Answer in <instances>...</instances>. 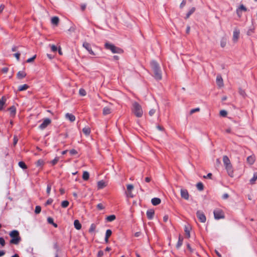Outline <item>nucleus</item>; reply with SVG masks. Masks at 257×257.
<instances>
[{"instance_id":"obj_1","label":"nucleus","mask_w":257,"mask_h":257,"mask_svg":"<svg viewBox=\"0 0 257 257\" xmlns=\"http://www.w3.org/2000/svg\"><path fill=\"white\" fill-rule=\"evenodd\" d=\"M151 66L155 79L161 80L162 79V72L158 63L155 61H152L151 62Z\"/></svg>"},{"instance_id":"obj_2","label":"nucleus","mask_w":257,"mask_h":257,"mask_svg":"<svg viewBox=\"0 0 257 257\" xmlns=\"http://www.w3.org/2000/svg\"><path fill=\"white\" fill-rule=\"evenodd\" d=\"M132 111L138 117H141L143 115V111L142 106L137 102H135L133 103Z\"/></svg>"},{"instance_id":"obj_3","label":"nucleus","mask_w":257,"mask_h":257,"mask_svg":"<svg viewBox=\"0 0 257 257\" xmlns=\"http://www.w3.org/2000/svg\"><path fill=\"white\" fill-rule=\"evenodd\" d=\"M9 234L10 236L12 238L10 240V243L12 244H18L21 240V237L19 236V233L18 231L16 230H13Z\"/></svg>"},{"instance_id":"obj_4","label":"nucleus","mask_w":257,"mask_h":257,"mask_svg":"<svg viewBox=\"0 0 257 257\" xmlns=\"http://www.w3.org/2000/svg\"><path fill=\"white\" fill-rule=\"evenodd\" d=\"M105 47L106 49L110 50L112 53L121 54L123 52V50L121 49L108 43L105 44Z\"/></svg>"},{"instance_id":"obj_5","label":"nucleus","mask_w":257,"mask_h":257,"mask_svg":"<svg viewBox=\"0 0 257 257\" xmlns=\"http://www.w3.org/2000/svg\"><path fill=\"white\" fill-rule=\"evenodd\" d=\"M240 30L237 28H235L233 32L232 41L234 43H236L239 37Z\"/></svg>"},{"instance_id":"obj_6","label":"nucleus","mask_w":257,"mask_h":257,"mask_svg":"<svg viewBox=\"0 0 257 257\" xmlns=\"http://www.w3.org/2000/svg\"><path fill=\"white\" fill-rule=\"evenodd\" d=\"M214 218L216 219L224 218V216L223 211L220 209H216L213 212Z\"/></svg>"},{"instance_id":"obj_7","label":"nucleus","mask_w":257,"mask_h":257,"mask_svg":"<svg viewBox=\"0 0 257 257\" xmlns=\"http://www.w3.org/2000/svg\"><path fill=\"white\" fill-rule=\"evenodd\" d=\"M51 120L50 118H46L44 119L43 122L39 125V127L41 130L45 129L49 124H50Z\"/></svg>"},{"instance_id":"obj_8","label":"nucleus","mask_w":257,"mask_h":257,"mask_svg":"<svg viewBox=\"0 0 257 257\" xmlns=\"http://www.w3.org/2000/svg\"><path fill=\"white\" fill-rule=\"evenodd\" d=\"M196 215L197 217L201 222L204 223L206 221V216L202 211L200 210L197 211Z\"/></svg>"},{"instance_id":"obj_9","label":"nucleus","mask_w":257,"mask_h":257,"mask_svg":"<svg viewBox=\"0 0 257 257\" xmlns=\"http://www.w3.org/2000/svg\"><path fill=\"white\" fill-rule=\"evenodd\" d=\"M181 197L185 200H188L189 194L188 191L185 189H181L180 190Z\"/></svg>"},{"instance_id":"obj_10","label":"nucleus","mask_w":257,"mask_h":257,"mask_svg":"<svg viewBox=\"0 0 257 257\" xmlns=\"http://www.w3.org/2000/svg\"><path fill=\"white\" fill-rule=\"evenodd\" d=\"M83 47L85 48L89 52V53L92 55H95L94 52L92 51L90 45L87 42H84L83 44Z\"/></svg>"},{"instance_id":"obj_11","label":"nucleus","mask_w":257,"mask_h":257,"mask_svg":"<svg viewBox=\"0 0 257 257\" xmlns=\"http://www.w3.org/2000/svg\"><path fill=\"white\" fill-rule=\"evenodd\" d=\"M225 169L228 174V175L231 177H233V169L232 166V164H230L228 166H226L225 167Z\"/></svg>"},{"instance_id":"obj_12","label":"nucleus","mask_w":257,"mask_h":257,"mask_svg":"<svg viewBox=\"0 0 257 257\" xmlns=\"http://www.w3.org/2000/svg\"><path fill=\"white\" fill-rule=\"evenodd\" d=\"M216 84L219 88L222 87L224 85L223 81L220 75H218L216 77Z\"/></svg>"},{"instance_id":"obj_13","label":"nucleus","mask_w":257,"mask_h":257,"mask_svg":"<svg viewBox=\"0 0 257 257\" xmlns=\"http://www.w3.org/2000/svg\"><path fill=\"white\" fill-rule=\"evenodd\" d=\"M255 161V156L254 155H252L251 156H248L246 159L247 163L250 165H252Z\"/></svg>"},{"instance_id":"obj_14","label":"nucleus","mask_w":257,"mask_h":257,"mask_svg":"<svg viewBox=\"0 0 257 257\" xmlns=\"http://www.w3.org/2000/svg\"><path fill=\"white\" fill-rule=\"evenodd\" d=\"M112 109L109 106H105L103 109L102 113L104 115H106L109 114L111 113Z\"/></svg>"},{"instance_id":"obj_15","label":"nucleus","mask_w":257,"mask_h":257,"mask_svg":"<svg viewBox=\"0 0 257 257\" xmlns=\"http://www.w3.org/2000/svg\"><path fill=\"white\" fill-rule=\"evenodd\" d=\"M146 214H147L148 218L149 219H153V218L154 217V215L155 214V211L153 209H149V210H147Z\"/></svg>"},{"instance_id":"obj_16","label":"nucleus","mask_w":257,"mask_h":257,"mask_svg":"<svg viewBox=\"0 0 257 257\" xmlns=\"http://www.w3.org/2000/svg\"><path fill=\"white\" fill-rule=\"evenodd\" d=\"M65 117L71 122H73L75 120V116L71 113H67L65 114Z\"/></svg>"},{"instance_id":"obj_17","label":"nucleus","mask_w":257,"mask_h":257,"mask_svg":"<svg viewBox=\"0 0 257 257\" xmlns=\"http://www.w3.org/2000/svg\"><path fill=\"white\" fill-rule=\"evenodd\" d=\"M223 162L225 167L231 164L230 160L227 156L223 157Z\"/></svg>"},{"instance_id":"obj_18","label":"nucleus","mask_w":257,"mask_h":257,"mask_svg":"<svg viewBox=\"0 0 257 257\" xmlns=\"http://www.w3.org/2000/svg\"><path fill=\"white\" fill-rule=\"evenodd\" d=\"M151 202L153 205L156 206L161 203V199L159 198H154L152 199Z\"/></svg>"},{"instance_id":"obj_19","label":"nucleus","mask_w":257,"mask_h":257,"mask_svg":"<svg viewBox=\"0 0 257 257\" xmlns=\"http://www.w3.org/2000/svg\"><path fill=\"white\" fill-rule=\"evenodd\" d=\"M106 186L105 182L103 180L99 181L97 182V188L98 189H101Z\"/></svg>"},{"instance_id":"obj_20","label":"nucleus","mask_w":257,"mask_h":257,"mask_svg":"<svg viewBox=\"0 0 257 257\" xmlns=\"http://www.w3.org/2000/svg\"><path fill=\"white\" fill-rule=\"evenodd\" d=\"M26 73L24 71H19L17 74V78L19 79H22L25 77Z\"/></svg>"},{"instance_id":"obj_21","label":"nucleus","mask_w":257,"mask_h":257,"mask_svg":"<svg viewBox=\"0 0 257 257\" xmlns=\"http://www.w3.org/2000/svg\"><path fill=\"white\" fill-rule=\"evenodd\" d=\"M74 225L75 228L77 230H80L81 228V224L78 220H74Z\"/></svg>"},{"instance_id":"obj_22","label":"nucleus","mask_w":257,"mask_h":257,"mask_svg":"<svg viewBox=\"0 0 257 257\" xmlns=\"http://www.w3.org/2000/svg\"><path fill=\"white\" fill-rule=\"evenodd\" d=\"M9 110L10 112L11 115L12 116H14L16 113V107L14 106H12L10 108H9Z\"/></svg>"},{"instance_id":"obj_23","label":"nucleus","mask_w":257,"mask_h":257,"mask_svg":"<svg viewBox=\"0 0 257 257\" xmlns=\"http://www.w3.org/2000/svg\"><path fill=\"white\" fill-rule=\"evenodd\" d=\"M6 101V99L5 97H2V98L0 99V110H2L3 108V106H4Z\"/></svg>"},{"instance_id":"obj_24","label":"nucleus","mask_w":257,"mask_h":257,"mask_svg":"<svg viewBox=\"0 0 257 257\" xmlns=\"http://www.w3.org/2000/svg\"><path fill=\"white\" fill-rule=\"evenodd\" d=\"M257 180V172L253 173V177L249 180L251 184H254Z\"/></svg>"},{"instance_id":"obj_25","label":"nucleus","mask_w":257,"mask_h":257,"mask_svg":"<svg viewBox=\"0 0 257 257\" xmlns=\"http://www.w3.org/2000/svg\"><path fill=\"white\" fill-rule=\"evenodd\" d=\"M59 22V19L57 17H54L51 19L52 24L57 25Z\"/></svg>"},{"instance_id":"obj_26","label":"nucleus","mask_w":257,"mask_h":257,"mask_svg":"<svg viewBox=\"0 0 257 257\" xmlns=\"http://www.w3.org/2000/svg\"><path fill=\"white\" fill-rule=\"evenodd\" d=\"M29 87V86L27 84H25L19 86L18 87V90L20 91L26 90Z\"/></svg>"},{"instance_id":"obj_27","label":"nucleus","mask_w":257,"mask_h":257,"mask_svg":"<svg viewBox=\"0 0 257 257\" xmlns=\"http://www.w3.org/2000/svg\"><path fill=\"white\" fill-rule=\"evenodd\" d=\"M183 240V237H181V236H179L178 242L176 244L177 248H179L182 245Z\"/></svg>"},{"instance_id":"obj_28","label":"nucleus","mask_w":257,"mask_h":257,"mask_svg":"<svg viewBox=\"0 0 257 257\" xmlns=\"http://www.w3.org/2000/svg\"><path fill=\"white\" fill-rule=\"evenodd\" d=\"M82 132L86 136H88L90 133V128L89 127H85L83 128Z\"/></svg>"},{"instance_id":"obj_29","label":"nucleus","mask_w":257,"mask_h":257,"mask_svg":"<svg viewBox=\"0 0 257 257\" xmlns=\"http://www.w3.org/2000/svg\"><path fill=\"white\" fill-rule=\"evenodd\" d=\"M195 11V8L193 7L188 12V13L186 14V16L185 17V19H187L188 18H189V17L190 16V15L191 14H192Z\"/></svg>"},{"instance_id":"obj_30","label":"nucleus","mask_w":257,"mask_h":257,"mask_svg":"<svg viewBox=\"0 0 257 257\" xmlns=\"http://www.w3.org/2000/svg\"><path fill=\"white\" fill-rule=\"evenodd\" d=\"M89 178V173L87 171H84L83 173L82 178L84 180L86 181L88 180Z\"/></svg>"},{"instance_id":"obj_31","label":"nucleus","mask_w":257,"mask_h":257,"mask_svg":"<svg viewBox=\"0 0 257 257\" xmlns=\"http://www.w3.org/2000/svg\"><path fill=\"white\" fill-rule=\"evenodd\" d=\"M185 232L187 237L189 238L190 237V229L186 226L185 227Z\"/></svg>"},{"instance_id":"obj_32","label":"nucleus","mask_w":257,"mask_h":257,"mask_svg":"<svg viewBox=\"0 0 257 257\" xmlns=\"http://www.w3.org/2000/svg\"><path fill=\"white\" fill-rule=\"evenodd\" d=\"M96 228V225L94 223L91 224L90 227L89 229V232L92 233L94 232Z\"/></svg>"},{"instance_id":"obj_33","label":"nucleus","mask_w":257,"mask_h":257,"mask_svg":"<svg viewBox=\"0 0 257 257\" xmlns=\"http://www.w3.org/2000/svg\"><path fill=\"white\" fill-rule=\"evenodd\" d=\"M196 187L199 191H202L203 190V185L201 182L198 183L196 185Z\"/></svg>"},{"instance_id":"obj_34","label":"nucleus","mask_w":257,"mask_h":257,"mask_svg":"<svg viewBox=\"0 0 257 257\" xmlns=\"http://www.w3.org/2000/svg\"><path fill=\"white\" fill-rule=\"evenodd\" d=\"M115 219V216L114 215H111L108 216L106 219L108 221H112Z\"/></svg>"},{"instance_id":"obj_35","label":"nucleus","mask_w":257,"mask_h":257,"mask_svg":"<svg viewBox=\"0 0 257 257\" xmlns=\"http://www.w3.org/2000/svg\"><path fill=\"white\" fill-rule=\"evenodd\" d=\"M19 166L20 167L23 169H26L27 168V166L24 162L21 161L19 162Z\"/></svg>"},{"instance_id":"obj_36","label":"nucleus","mask_w":257,"mask_h":257,"mask_svg":"<svg viewBox=\"0 0 257 257\" xmlns=\"http://www.w3.org/2000/svg\"><path fill=\"white\" fill-rule=\"evenodd\" d=\"M69 204V203L68 201L65 200L62 202L61 206L63 208H66L68 206Z\"/></svg>"},{"instance_id":"obj_37","label":"nucleus","mask_w":257,"mask_h":257,"mask_svg":"<svg viewBox=\"0 0 257 257\" xmlns=\"http://www.w3.org/2000/svg\"><path fill=\"white\" fill-rule=\"evenodd\" d=\"M79 93L81 96H85L86 94V91L83 88H81L79 89Z\"/></svg>"},{"instance_id":"obj_38","label":"nucleus","mask_w":257,"mask_h":257,"mask_svg":"<svg viewBox=\"0 0 257 257\" xmlns=\"http://www.w3.org/2000/svg\"><path fill=\"white\" fill-rule=\"evenodd\" d=\"M226 44V40L225 38H222L220 42V45L221 47L223 48L225 46Z\"/></svg>"},{"instance_id":"obj_39","label":"nucleus","mask_w":257,"mask_h":257,"mask_svg":"<svg viewBox=\"0 0 257 257\" xmlns=\"http://www.w3.org/2000/svg\"><path fill=\"white\" fill-rule=\"evenodd\" d=\"M44 162L43 160H39L36 163V165L38 167L42 166L44 165Z\"/></svg>"},{"instance_id":"obj_40","label":"nucleus","mask_w":257,"mask_h":257,"mask_svg":"<svg viewBox=\"0 0 257 257\" xmlns=\"http://www.w3.org/2000/svg\"><path fill=\"white\" fill-rule=\"evenodd\" d=\"M41 211V207L40 206H36L35 210V212L36 214H39Z\"/></svg>"},{"instance_id":"obj_41","label":"nucleus","mask_w":257,"mask_h":257,"mask_svg":"<svg viewBox=\"0 0 257 257\" xmlns=\"http://www.w3.org/2000/svg\"><path fill=\"white\" fill-rule=\"evenodd\" d=\"M59 158L58 157H56L54 160H53L51 162V163L52 164V165H55L59 161Z\"/></svg>"},{"instance_id":"obj_42","label":"nucleus","mask_w":257,"mask_h":257,"mask_svg":"<svg viewBox=\"0 0 257 257\" xmlns=\"http://www.w3.org/2000/svg\"><path fill=\"white\" fill-rule=\"evenodd\" d=\"M112 231L110 229H107L105 233V237H109V236L111 235Z\"/></svg>"},{"instance_id":"obj_43","label":"nucleus","mask_w":257,"mask_h":257,"mask_svg":"<svg viewBox=\"0 0 257 257\" xmlns=\"http://www.w3.org/2000/svg\"><path fill=\"white\" fill-rule=\"evenodd\" d=\"M126 188L127 191L131 192L134 189V186L132 184H128L126 186Z\"/></svg>"},{"instance_id":"obj_44","label":"nucleus","mask_w":257,"mask_h":257,"mask_svg":"<svg viewBox=\"0 0 257 257\" xmlns=\"http://www.w3.org/2000/svg\"><path fill=\"white\" fill-rule=\"evenodd\" d=\"M6 242L5 239L3 237H0V245L2 247H4L5 245Z\"/></svg>"},{"instance_id":"obj_45","label":"nucleus","mask_w":257,"mask_h":257,"mask_svg":"<svg viewBox=\"0 0 257 257\" xmlns=\"http://www.w3.org/2000/svg\"><path fill=\"white\" fill-rule=\"evenodd\" d=\"M219 114L222 116H226L227 115V111L225 110H221L220 111Z\"/></svg>"},{"instance_id":"obj_46","label":"nucleus","mask_w":257,"mask_h":257,"mask_svg":"<svg viewBox=\"0 0 257 257\" xmlns=\"http://www.w3.org/2000/svg\"><path fill=\"white\" fill-rule=\"evenodd\" d=\"M254 33V28H251L249 29L247 32V35H251L252 34Z\"/></svg>"},{"instance_id":"obj_47","label":"nucleus","mask_w":257,"mask_h":257,"mask_svg":"<svg viewBox=\"0 0 257 257\" xmlns=\"http://www.w3.org/2000/svg\"><path fill=\"white\" fill-rule=\"evenodd\" d=\"M237 9H239L240 11H243L245 12L247 11L246 8L243 5H241Z\"/></svg>"},{"instance_id":"obj_48","label":"nucleus","mask_w":257,"mask_h":257,"mask_svg":"<svg viewBox=\"0 0 257 257\" xmlns=\"http://www.w3.org/2000/svg\"><path fill=\"white\" fill-rule=\"evenodd\" d=\"M36 57V55H35L33 57H32V58H29L28 59H27L26 62L27 63H31V62H33L35 60Z\"/></svg>"},{"instance_id":"obj_49","label":"nucleus","mask_w":257,"mask_h":257,"mask_svg":"<svg viewBox=\"0 0 257 257\" xmlns=\"http://www.w3.org/2000/svg\"><path fill=\"white\" fill-rule=\"evenodd\" d=\"M200 110V108H194V109H192L190 110V113L191 114H193V113L195 112H197V111H199Z\"/></svg>"},{"instance_id":"obj_50","label":"nucleus","mask_w":257,"mask_h":257,"mask_svg":"<svg viewBox=\"0 0 257 257\" xmlns=\"http://www.w3.org/2000/svg\"><path fill=\"white\" fill-rule=\"evenodd\" d=\"M51 185H50V184H48L47 185V193L48 194V195H49L50 193V191H51Z\"/></svg>"},{"instance_id":"obj_51","label":"nucleus","mask_w":257,"mask_h":257,"mask_svg":"<svg viewBox=\"0 0 257 257\" xmlns=\"http://www.w3.org/2000/svg\"><path fill=\"white\" fill-rule=\"evenodd\" d=\"M156 110L155 109H152L149 111V115L150 116H153L155 113L156 112Z\"/></svg>"},{"instance_id":"obj_52","label":"nucleus","mask_w":257,"mask_h":257,"mask_svg":"<svg viewBox=\"0 0 257 257\" xmlns=\"http://www.w3.org/2000/svg\"><path fill=\"white\" fill-rule=\"evenodd\" d=\"M53 199H51V198H49L47 201V202H46L45 203V205L47 206V205H50L51 204L52 202H53Z\"/></svg>"},{"instance_id":"obj_53","label":"nucleus","mask_w":257,"mask_h":257,"mask_svg":"<svg viewBox=\"0 0 257 257\" xmlns=\"http://www.w3.org/2000/svg\"><path fill=\"white\" fill-rule=\"evenodd\" d=\"M70 154L71 155H74L77 154V152L76 151V150L72 149L70 151Z\"/></svg>"},{"instance_id":"obj_54","label":"nucleus","mask_w":257,"mask_h":257,"mask_svg":"<svg viewBox=\"0 0 257 257\" xmlns=\"http://www.w3.org/2000/svg\"><path fill=\"white\" fill-rule=\"evenodd\" d=\"M48 222L50 224H52L54 223L53 219L50 217L47 218Z\"/></svg>"},{"instance_id":"obj_55","label":"nucleus","mask_w":257,"mask_h":257,"mask_svg":"<svg viewBox=\"0 0 257 257\" xmlns=\"http://www.w3.org/2000/svg\"><path fill=\"white\" fill-rule=\"evenodd\" d=\"M51 50L53 51V52H56V51L57 50V48L56 46H55V45H51Z\"/></svg>"},{"instance_id":"obj_56","label":"nucleus","mask_w":257,"mask_h":257,"mask_svg":"<svg viewBox=\"0 0 257 257\" xmlns=\"http://www.w3.org/2000/svg\"><path fill=\"white\" fill-rule=\"evenodd\" d=\"M14 56L16 57V58L17 59V60L18 61H19L20 56V53H16L14 54Z\"/></svg>"},{"instance_id":"obj_57","label":"nucleus","mask_w":257,"mask_h":257,"mask_svg":"<svg viewBox=\"0 0 257 257\" xmlns=\"http://www.w3.org/2000/svg\"><path fill=\"white\" fill-rule=\"evenodd\" d=\"M97 208L99 210H102V209H104V207H103V205L101 203L97 204Z\"/></svg>"},{"instance_id":"obj_58","label":"nucleus","mask_w":257,"mask_h":257,"mask_svg":"<svg viewBox=\"0 0 257 257\" xmlns=\"http://www.w3.org/2000/svg\"><path fill=\"white\" fill-rule=\"evenodd\" d=\"M8 70H9V68L8 67H4V68H2V72L4 73H6L8 72Z\"/></svg>"},{"instance_id":"obj_59","label":"nucleus","mask_w":257,"mask_h":257,"mask_svg":"<svg viewBox=\"0 0 257 257\" xmlns=\"http://www.w3.org/2000/svg\"><path fill=\"white\" fill-rule=\"evenodd\" d=\"M185 5H186V1L183 0L180 5V8H183L185 6Z\"/></svg>"},{"instance_id":"obj_60","label":"nucleus","mask_w":257,"mask_h":257,"mask_svg":"<svg viewBox=\"0 0 257 257\" xmlns=\"http://www.w3.org/2000/svg\"><path fill=\"white\" fill-rule=\"evenodd\" d=\"M126 196L128 197H131V198H133L134 197V195L133 194V193H132V191L131 192H128L127 194H126Z\"/></svg>"},{"instance_id":"obj_61","label":"nucleus","mask_w":257,"mask_h":257,"mask_svg":"<svg viewBox=\"0 0 257 257\" xmlns=\"http://www.w3.org/2000/svg\"><path fill=\"white\" fill-rule=\"evenodd\" d=\"M97 255L98 257H101L103 255V251L102 250H99L98 252Z\"/></svg>"},{"instance_id":"obj_62","label":"nucleus","mask_w":257,"mask_h":257,"mask_svg":"<svg viewBox=\"0 0 257 257\" xmlns=\"http://www.w3.org/2000/svg\"><path fill=\"white\" fill-rule=\"evenodd\" d=\"M169 219V216L167 215H166L163 217V221L164 222H167Z\"/></svg>"},{"instance_id":"obj_63","label":"nucleus","mask_w":257,"mask_h":257,"mask_svg":"<svg viewBox=\"0 0 257 257\" xmlns=\"http://www.w3.org/2000/svg\"><path fill=\"white\" fill-rule=\"evenodd\" d=\"M211 176H212V174L210 173H208L207 175V176H204V178H209V179H210L211 177Z\"/></svg>"},{"instance_id":"obj_64","label":"nucleus","mask_w":257,"mask_h":257,"mask_svg":"<svg viewBox=\"0 0 257 257\" xmlns=\"http://www.w3.org/2000/svg\"><path fill=\"white\" fill-rule=\"evenodd\" d=\"M228 196H228V194H227V193H225V194H224L223 195V196H222V198H223V199H227V198H228Z\"/></svg>"}]
</instances>
